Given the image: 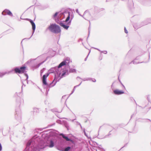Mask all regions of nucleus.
Returning a JSON list of instances; mask_svg holds the SVG:
<instances>
[{"mask_svg":"<svg viewBox=\"0 0 151 151\" xmlns=\"http://www.w3.org/2000/svg\"><path fill=\"white\" fill-rule=\"evenodd\" d=\"M16 94H17V93H16Z\"/></svg>","mask_w":151,"mask_h":151,"instance_id":"nucleus-55","label":"nucleus"},{"mask_svg":"<svg viewBox=\"0 0 151 151\" xmlns=\"http://www.w3.org/2000/svg\"><path fill=\"white\" fill-rule=\"evenodd\" d=\"M88 30H89V34H88V35H89V32H90V31H89V27L88 28Z\"/></svg>","mask_w":151,"mask_h":151,"instance_id":"nucleus-38","label":"nucleus"},{"mask_svg":"<svg viewBox=\"0 0 151 151\" xmlns=\"http://www.w3.org/2000/svg\"><path fill=\"white\" fill-rule=\"evenodd\" d=\"M70 63V58L69 57H66L65 60H64L59 65V67H61L62 66L67 65L68 67H69V63Z\"/></svg>","mask_w":151,"mask_h":151,"instance_id":"nucleus-7","label":"nucleus"},{"mask_svg":"<svg viewBox=\"0 0 151 151\" xmlns=\"http://www.w3.org/2000/svg\"><path fill=\"white\" fill-rule=\"evenodd\" d=\"M80 78V79H81L82 80H83V81H87V78H83V79H82L81 78H80V77H77L76 78L77 79H78V78Z\"/></svg>","mask_w":151,"mask_h":151,"instance_id":"nucleus-26","label":"nucleus"},{"mask_svg":"<svg viewBox=\"0 0 151 151\" xmlns=\"http://www.w3.org/2000/svg\"><path fill=\"white\" fill-rule=\"evenodd\" d=\"M52 126V125H49L48 126V127H49V126Z\"/></svg>","mask_w":151,"mask_h":151,"instance_id":"nucleus-47","label":"nucleus"},{"mask_svg":"<svg viewBox=\"0 0 151 151\" xmlns=\"http://www.w3.org/2000/svg\"><path fill=\"white\" fill-rule=\"evenodd\" d=\"M19 116H20V118H21V117H20V114H19Z\"/></svg>","mask_w":151,"mask_h":151,"instance_id":"nucleus-48","label":"nucleus"},{"mask_svg":"<svg viewBox=\"0 0 151 151\" xmlns=\"http://www.w3.org/2000/svg\"><path fill=\"white\" fill-rule=\"evenodd\" d=\"M124 30L125 32L126 33H128V31L127 30L126 28L125 27H124Z\"/></svg>","mask_w":151,"mask_h":151,"instance_id":"nucleus-28","label":"nucleus"},{"mask_svg":"<svg viewBox=\"0 0 151 151\" xmlns=\"http://www.w3.org/2000/svg\"><path fill=\"white\" fill-rule=\"evenodd\" d=\"M82 17L86 20L88 19H91L92 20L93 19L88 10H86L84 12L82 16Z\"/></svg>","mask_w":151,"mask_h":151,"instance_id":"nucleus-8","label":"nucleus"},{"mask_svg":"<svg viewBox=\"0 0 151 151\" xmlns=\"http://www.w3.org/2000/svg\"><path fill=\"white\" fill-rule=\"evenodd\" d=\"M60 135L66 141H70L73 143H74V141L73 140L70 138H68V137L65 136V135L63 133L61 134Z\"/></svg>","mask_w":151,"mask_h":151,"instance_id":"nucleus-12","label":"nucleus"},{"mask_svg":"<svg viewBox=\"0 0 151 151\" xmlns=\"http://www.w3.org/2000/svg\"><path fill=\"white\" fill-rule=\"evenodd\" d=\"M22 84H23V85H22V88H23V86H24V87H25V85H24V83H22Z\"/></svg>","mask_w":151,"mask_h":151,"instance_id":"nucleus-31","label":"nucleus"},{"mask_svg":"<svg viewBox=\"0 0 151 151\" xmlns=\"http://www.w3.org/2000/svg\"><path fill=\"white\" fill-rule=\"evenodd\" d=\"M101 53H103L104 54H106L107 52L106 51H101Z\"/></svg>","mask_w":151,"mask_h":151,"instance_id":"nucleus-27","label":"nucleus"},{"mask_svg":"<svg viewBox=\"0 0 151 151\" xmlns=\"http://www.w3.org/2000/svg\"><path fill=\"white\" fill-rule=\"evenodd\" d=\"M133 116V114L131 116V118H132V117Z\"/></svg>","mask_w":151,"mask_h":151,"instance_id":"nucleus-44","label":"nucleus"},{"mask_svg":"<svg viewBox=\"0 0 151 151\" xmlns=\"http://www.w3.org/2000/svg\"><path fill=\"white\" fill-rule=\"evenodd\" d=\"M147 99L148 101L150 102V95H147Z\"/></svg>","mask_w":151,"mask_h":151,"instance_id":"nucleus-24","label":"nucleus"},{"mask_svg":"<svg viewBox=\"0 0 151 151\" xmlns=\"http://www.w3.org/2000/svg\"><path fill=\"white\" fill-rule=\"evenodd\" d=\"M16 114H15V117H16V115L17 114V110H16Z\"/></svg>","mask_w":151,"mask_h":151,"instance_id":"nucleus-35","label":"nucleus"},{"mask_svg":"<svg viewBox=\"0 0 151 151\" xmlns=\"http://www.w3.org/2000/svg\"><path fill=\"white\" fill-rule=\"evenodd\" d=\"M106 2L108 1V0H106Z\"/></svg>","mask_w":151,"mask_h":151,"instance_id":"nucleus-52","label":"nucleus"},{"mask_svg":"<svg viewBox=\"0 0 151 151\" xmlns=\"http://www.w3.org/2000/svg\"><path fill=\"white\" fill-rule=\"evenodd\" d=\"M46 69L45 68H43L42 69L40 70V75L41 76L42 73L44 72V71Z\"/></svg>","mask_w":151,"mask_h":151,"instance_id":"nucleus-22","label":"nucleus"},{"mask_svg":"<svg viewBox=\"0 0 151 151\" xmlns=\"http://www.w3.org/2000/svg\"><path fill=\"white\" fill-rule=\"evenodd\" d=\"M25 75L26 77V79H25V81H27V83H28V76L27 73H25Z\"/></svg>","mask_w":151,"mask_h":151,"instance_id":"nucleus-25","label":"nucleus"},{"mask_svg":"<svg viewBox=\"0 0 151 151\" xmlns=\"http://www.w3.org/2000/svg\"><path fill=\"white\" fill-rule=\"evenodd\" d=\"M82 39H79V41H80H80H82Z\"/></svg>","mask_w":151,"mask_h":151,"instance_id":"nucleus-43","label":"nucleus"},{"mask_svg":"<svg viewBox=\"0 0 151 151\" xmlns=\"http://www.w3.org/2000/svg\"><path fill=\"white\" fill-rule=\"evenodd\" d=\"M134 100V101H135V103H136V104L137 105V103H136V101H135V100Z\"/></svg>","mask_w":151,"mask_h":151,"instance_id":"nucleus-46","label":"nucleus"},{"mask_svg":"<svg viewBox=\"0 0 151 151\" xmlns=\"http://www.w3.org/2000/svg\"><path fill=\"white\" fill-rule=\"evenodd\" d=\"M123 147H122V148H121V149H122V148H123Z\"/></svg>","mask_w":151,"mask_h":151,"instance_id":"nucleus-57","label":"nucleus"},{"mask_svg":"<svg viewBox=\"0 0 151 151\" xmlns=\"http://www.w3.org/2000/svg\"><path fill=\"white\" fill-rule=\"evenodd\" d=\"M82 82L81 81V82L78 85L75 86L74 87V88L73 90V91H72L71 93L70 94V96L71 95L72 93H73L74 92V91H75L76 87L79 86L81 84Z\"/></svg>","mask_w":151,"mask_h":151,"instance_id":"nucleus-16","label":"nucleus"},{"mask_svg":"<svg viewBox=\"0 0 151 151\" xmlns=\"http://www.w3.org/2000/svg\"><path fill=\"white\" fill-rule=\"evenodd\" d=\"M28 20L30 22V23L31 24V25H32V35L30 37H29V39L33 35L36 28V26L35 24V23L34 22L33 20H32L30 19H28Z\"/></svg>","mask_w":151,"mask_h":151,"instance_id":"nucleus-9","label":"nucleus"},{"mask_svg":"<svg viewBox=\"0 0 151 151\" xmlns=\"http://www.w3.org/2000/svg\"><path fill=\"white\" fill-rule=\"evenodd\" d=\"M70 13L69 11L65 10L64 11L60 13L58 16L61 20L66 18L65 20L60 21H59L58 18L55 19V21L56 23L66 30H68L71 24V21L73 17V16L72 15L70 17Z\"/></svg>","mask_w":151,"mask_h":151,"instance_id":"nucleus-2","label":"nucleus"},{"mask_svg":"<svg viewBox=\"0 0 151 151\" xmlns=\"http://www.w3.org/2000/svg\"><path fill=\"white\" fill-rule=\"evenodd\" d=\"M46 135L44 140L39 136L33 137L27 142L24 151H40L47 146L50 147H53L54 145L53 142L49 139L48 135L46 134Z\"/></svg>","mask_w":151,"mask_h":151,"instance_id":"nucleus-1","label":"nucleus"},{"mask_svg":"<svg viewBox=\"0 0 151 151\" xmlns=\"http://www.w3.org/2000/svg\"><path fill=\"white\" fill-rule=\"evenodd\" d=\"M84 134L85 135V136H87V135H86V132L85 133H84Z\"/></svg>","mask_w":151,"mask_h":151,"instance_id":"nucleus-36","label":"nucleus"},{"mask_svg":"<svg viewBox=\"0 0 151 151\" xmlns=\"http://www.w3.org/2000/svg\"><path fill=\"white\" fill-rule=\"evenodd\" d=\"M148 120H149L150 122H151V121L149 119H148Z\"/></svg>","mask_w":151,"mask_h":151,"instance_id":"nucleus-50","label":"nucleus"},{"mask_svg":"<svg viewBox=\"0 0 151 151\" xmlns=\"http://www.w3.org/2000/svg\"><path fill=\"white\" fill-rule=\"evenodd\" d=\"M10 72H9L8 73H7L6 72H4V73H1L0 72V77H3L6 74L8 73H9Z\"/></svg>","mask_w":151,"mask_h":151,"instance_id":"nucleus-19","label":"nucleus"},{"mask_svg":"<svg viewBox=\"0 0 151 151\" xmlns=\"http://www.w3.org/2000/svg\"><path fill=\"white\" fill-rule=\"evenodd\" d=\"M70 146H68L65 147L64 149V151H68L70 149Z\"/></svg>","mask_w":151,"mask_h":151,"instance_id":"nucleus-20","label":"nucleus"},{"mask_svg":"<svg viewBox=\"0 0 151 151\" xmlns=\"http://www.w3.org/2000/svg\"><path fill=\"white\" fill-rule=\"evenodd\" d=\"M34 111H36L37 112V110H38L37 108H34Z\"/></svg>","mask_w":151,"mask_h":151,"instance_id":"nucleus-29","label":"nucleus"},{"mask_svg":"<svg viewBox=\"0 0 151 151\" xmlns=\"http://www.w3.org/2000/svg\"><path fill=\"white\" fill-rule=\"evenodd\" d=\"M55 111V112H57V111Z\"/></svg>","mask_w":151,"mask_h":151,"instance_id":"nucleus-54","label":"nucleus"},{"mask_svg":"<svg viewBox=\"0 0 151 151\" xmlns=\"http://www.w3.org/2000/svg\"><path fill=\"white\" fill-rule=\"evenodd\" d=\"M113 84L111 85V88H112L113 87Z\"/></svg>","mask_w":151,"mask_h":151,"instance_id":"nucleus-39","label":"nucleus"},{"mask_svg":"<svg viewBox=\"0 0 151 151\" xmlns=\"http://www.w3.org/2000/svg\"><path fill=\"white\" fill-rule=\"evenodd\" d=\"M69 73H76V70L75 69L70 68L69 69Z\"/></svg>","mask_w":151,"mask_h":151,"instance_id":"nucleus-17","label":"nucleus"},{"mask_svg":"<svg viewBox=\"0 0 151 151\" xmlns=\"http://www.w3.org/2000/svg\"><path fill=\"white\" fill-rule=\"evenodd\" d=\"M2 14L3 15H8L12 17L13 15L11 12L7 9H4L2 12Z\"/></svg>","mask_w":151,"mask_h":151,"instance_id":"nucleus-10","label":"nucleus"},{"mask_svg":"<svg viewBox=\"0 0 151 151\" xmlns=\"http://www.w3.org/2000/svg\"><path fill=\"white\" fill-rule=\"evenodd\" d=\"M140 57V56H137L136 58L134 60H133V61H132V62H133V63L134 64H138V63H143V62H136V61H135L134 60H138L139 59V58Z\"/></svg>","mask_w":151,"mask_h":151,"instance_id":"nucleus-15","label":"nucleus"},{"mask_svg":"<svg viewBox=\"0 0 151 151\" xmlns=\"http://www.w3.org/2000/svg\"><path fill=\"white\" fill-rule=\"evenodd\" d=\"M42 56V55H41V56H39L38 57H37V58H39V57H41Z\"/></svg>","mask_w":151,"mask_h":151,"instance_id":"nucleus-42","label":"nucleus"},{"mask_svg":"<svg viewBox=\"0 0 151 151\" xmlns=\"http://www.w3.org/2000/svg\"><path fill=\"white\" fill-rule=\"evenodd\" d=\"M75 119H73V120H72L71 121H72V122H73L75 120Z\"/></svg>","mask_w":151,"mask_h":151,"instance_id":"nucleus-40","label":"nucleus"},{"mask_svg":"<svg viewBox=\"0 0 151 151\" xmlns=\"http://www.w3.org/2000/svg\"><path fill=\"white\" fill-rule=\"evenodd\" d=\"M58 14V12H56L54 14V15L53 16V18H55L57 16Z\"/></svg>","mask_w":151,"mask_h":151,"instance_id":"nucleus-23","label":"nucleus"},{"mask_svg":"<svg viewBox=\"0 0 151 151\" xmlns=\"http://www.w3.org/2000/svg\"><path fill=\"white\" fill-rule=\"evenodd\" d=\"M113 91L114 94L117 95H121L123 94L124 93V91H120L118 89L114 90Z\"/></svg>","mask_w":151,"mask_h":151,"instance_id":"nucleus-13","label":"nucleus"},{"mask_svg":"<svg viewBox=\"0 0 151 151\" xmlns=\"http://www.w3.org/2000/svg\"><path fill=\"white\" fill-rule=\"evenodd\" d=\"M77 123H78V124L79 125H80V126L81 127V128H82V126H81V124H80V123H79V122H77Z\"/></svg>","mask_w":151,"mask_h":151,"instance_id":"nucleus-32","label":"nucleus"},{"mask_svg":"<svg viewBox=\"0 0 151 151\" xmlns=\"http://www.w3.org/2000/svg\"><path fill=\"white\" fill-rule=\"evenodd\" d=\"M87 78V81H91L92 82H95L96 81V80L95 79L92 78Z\"/></svg>","mask_w":151,"mask_h":151,"instance_id":"nucleus-18","label":"nucleus"},{"mask_svg":"<svg viewBox=\"0 0 151 151\" xmlns=\"http://www.w3.org/2000/svg\"><path fill=\"white\" fill-rule=\"evenodd\" d=\"M61 67H59V65L58 66H55L54 67L51 68L49 70L50 73H55V78H56V80H57V77L58 78L60 76L61 72L60 70Z\"/></svg>","mask_w":151,"mask_h":151,"instance_id":"nucleus-5","label":"nucleus"},{"mask_svg":"<svg viewBox=\"0 0 151 151\" xmlns=\"http://www.w3.org/2000/svg\"><path fill=\"white\" fill-rule=\"evenodd\" d=\"M88 55H87V57L85 59V60H85V61H86L87 60V57H88Z\"/></svg>","mask_w":151,"mask_h":151,"instance_id":"nucleus-34","label":"nucleus"},{"mask_svg":"<svg viewBox=\"0 0 151 151\" xmlns=\"http://www.w3.org/2000/svg\"><path fill=\"white\" fill-rule=\"evenodd\" d=\"M63 124L65 126L66 128L68 130L69 129V126L68 122L66 121H63Z\"/></svg>","mask_w":151,"mask_h":151,"instance_id":"nucleus-14","label":"nucleus"},{"mask_svg":"<svg viewBox=\"0 0 151 151\" xmlns=\"http://www.w3.org/2000/svg\"><path fill=\"white\" fill-rule=\"evenodd\" d=\"M19 105H20L19 103Z\"/></svg>","mask_w":151,"mask_h":151,"instance_id":"nucleus-56","label":"nucleus"},{"mask_svg":"<svg viewBox=\"0 0 151 151\" xmlns=\"http://www.w3.org/2000/svg\"><path fill=\"white\" fill-rule=\"evenodd\" d=\"M60 70L61 71H63V72L62 73L60 78L59 77V78H58V77H57L58 81H59V80H60L61 78H62L65 75H68V74H69V72H68V70H63V71H62V70Z\"/></svg>","mask_w":151,"mask_h":151,"instance_id":"nucleus-11","label":"nucleus"},{"mask_svg":"<svg viewBox=\"0 0 151 151\" xmlns=\"http://www.w3.org/2000/svg\"><path fill=\"white\" fill-rule=\"evenodd\" d=\"M49 75V73H47L46 74L43 75L42 78V82L44 87L45 88H46V91L47 92L49 90V88L54 86L58 82V81L56 80V78H55L51 83L50 84L47 83L46 79Z\"/></svg>","mask_w":151,"mask_h":151,"instance_id":"nucleus-3","label":"nucleus"},{"mask_svg":"<svg viewBox=\"0 0 151 151\" xmlns=\"http://www.w3.org/2000/svg\"><path fill=\"white\" fill-rule=\"evenodd\" d=\"M94 48L95 49L98 50H99V51L100 52H101V51L99 49H98V48Z\"/></svg>","mask_w":151,"mask_h":151,"instance_id":"nucleus-33","label":"nucleus"},{"mask_svg":"<svg viewBox=\"0 0 151 151\" xmlns=\"http://www.w3.org/2000/svg\"><path fill=\"white\" fill-rule=\"evenodd\" d=\"M48 29L51 32L55 34H58L61 32L60 26L55 24H51Z\"/></svg>","mask_w":151,"mask_h":151,"instance_id":"nucleus-4","label":"nucleus"},{"mask_svg":"<svg viewBox=\"0 0 151 151\" xmlns=\"http://www.w3.org/2000/svg\"><path fill=\"white\" fill-rule=\"evenodd\" d=\"M123 86L124 88H125V87H124V85H123Z\"/></svg>","mask_w":151,"mask_h":151,"instance_id":"nucleus-53","label":"nucleus"},{"mask_svg":"<svg viewBox=\"0 0 151 151\" xmlns=\"http://www.w3.org/2000/svg\"><path fill=\"white\" fill-rule=\"evenodd\" d=\"M25 66H22L20 68L18 67H16L14 69V70L16 73H24L26 69Z\"/></svg>","mask_w":151,"mask_h":151,"instance_id":"nucleus-6","label":"nucleus"},{"mask_svg":"<svg viewBox=\"0 0 151 151\" xmlns=\"http://www.w3.org/2000/svg\"><path fill=\"white\" fill-rule=\"evenodd\" d=\"M110 132H109V134H111L110 133Z\"/></svg>","mask_w":151,"mask_h":151,"instance_id":"nucleus-49","label":"nucleus"},{"mask_svg":"<svg viewBox=\"0 0 151 151\" xmlns=\"http://www.w3.org/2000/svg\"><path fill=\"white\" fill-rule=\"evenodd\" d=\"M46 60L44 61H43L42 62L39 63V64H38L37 66V68H38L40 66V65H41L42 64H43L45 61Z\"/></svg>","mask_w":151,"mask_h":151,"instance_id":"nucleus-21","label":"nucleus"},{"mask_svg":"<svg viewBox=\"0 0 151 151\" xmlns=\"http://www.w3.org/2000/svg\"><path fill=\"white\" fill-rule=\"evenodd\" d=\"M76 13H78V14H79V12L78 10V9H76Z\"/></svg>","mask_w":151,"mask_h":151,"instance_id":"nucleus-30","label":"nucleus"},{"mask_svg":"<svg viewBox=\"0 0 151 151\" xmlns=\"http://www.w3.org/2000/svg\"><path fill=\"white\" fill-rule=\"evenodd\" d=\"M47 127H46V128H43V129H45V128H47Z\"/></svg>","mask_w":151,"mask_h":151,"instance_id":"nucleus-51","label":"nucleus"},{"mask_svg":"<svg viewBox=\"0 0 151 151\" xmlns=\"http://www.w3.org/2000/svg\"><path fill=\"white\" fill-rule=\"evenodd\" d=\"M18 99L19 100H20V98L19 97V98H18Z\"/></svg>","mask_w":151,"mask_h":151,"instance_id":"nucleus-45","label":"nucleus"},{"mask_svg":"<svg viewBox=\"0 0 151 151\" xmlns=\"http://www.w3.org/2000/svg\"><path fill=\"white\" fill-rule=\"evenodd\" d=\"M78 14L80 15V16H81L82 17V15H81L80 13H79V14Z\"/></svg>","mask_w":151,"mask_h":151,"instance_id":"nucleus-37","label":"nucleus"},{"mask_svg":"<svg viewBox=\"0 0 151 151\" xmlns=\"http://www.w3.org/2000/svg\"><path fill=\"white\" fill-rule=\"evenodd\" d=\"M83 132H84V133L86 132L85 131V129H84Z\"/></svg>","mask_w":151,"mask_h":151,"instance_id":"nucleus-41","label":"nucleus"}]
</instances>
